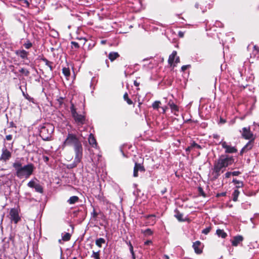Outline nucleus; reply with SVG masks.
<instances>
[{
    "label": "nucleus",
    "mask_w": 259,
    "mask_h": 259,
    "mask_svg": "<svg viewBox=\"0 0 259 259\" xmlns=\"http://www.w3.org/2000/svg\"><path fill=\"white\" fill-rule=\"evenodd\" d=\"M233 163H234V158L232 156L221 155L214 162L213 166L211 169V181H214L217 180L221 174L225 171L226 167Z\"/></svg>",
    "instance_id": "nucleus-1"
},
{
    "label": "nucleus",
    "mask_w": 259,
    "mask_h": 259,
    "mask_svg": "<svg viewBox=\"0 0 259 259\" xmlns=\"http://www.w3.org/2000/svg\"><path fill=\"white\" fill-rule=\"evenodd\" d=\"M12 166L15 170L16 176L20 179L29 178L35 169L34 165L31 163L22 166L21 162L16 161L13 163Z\"/></svg>",
    "instance_id": "nucleus-2"
},
{
    "label": "nucleus",
    "mask_w": 259,
    "mask_h": 259,
    "mask_svg": "<svg viewBox=\"0 0 259 259\" xmlns=\"http://www.w3.org/2000/svg\"><path fill=\"white\" fill-rule=\"evenodd\" d=\"M54 131V126L53 124L47 123H45L39 131V136L42 140L48 141L52 140V135Z\"/></svg>",
    "instance_id": "nucleus-3"
},
{
    "label": "nucleus",
    "mask_w": 259,
    "mask_h": 259,
    "mask_svg": "<svg viewBox=\"0 0 259 259\" xmlns=\"http://www.w3.org/2000/svg\"><path fill=\"white\" fill-rule=\"evenodd\" d=\"M81 144L79 138L73 134L69 133L63 143V146H73L75 148Z\"/></svg>",
    "instance_id": "nucleus-4"
},
{
    "label": "nucleus",
    "mask_w": 259,
    "mask_h": 259,
    "mask_svg": "<svg viewBox=\"0 0 259 259\" xmlns=\"http://www.w3.org/2000/svg\"><path fill=\"white\" fill-rule=\"evenodd\" d=\"M70 111L72 114V116L73 118L75 123L78 125H82L85 123V116L79 114L76 112V109L75 106L73 103H71L70 107Z\"/></svg>",
    "instance_id": "nucleus-5"
},
{
    "label": "nucleus",
    "mask_w": 259,
    "mask_h": 259,
    "mask_svg": "<svg viewBox=\"0 0 259 259\" xmlns=\"http://www.w3.org/2000/svg\"><path fill=\"white\" fill-rule=\"evenodd\" d=\"M242 137L245 140L254 141L255 137L250 131V127H244L242 128Z\"/></svg>",
    "instance_id": "nucleus-6"
},
{
    "label": "nucleus",
    "mask_w": 259,
    "mask_h": 259,
    "mask_svg": "<svg viewBox=\"0 0 259 259\" xmlns=\"http://www.w3.org/2000/svg\"><path fill=\"white\" fill-rule=\"evenodd\" d=\"M12 152L4 147L2 149V154L0 156V161L7 162L9 161L12 157Z\"/></svg>",
    "instance_id": "nucleus-7"
},
{
    "label": "nucleus",
    "mask_w": 259,
    "mask_h": 259,
    "mask_svg": "<svg viewBox=\"0 0 259 259\" xmlns=\"http://www.w3.org/2000/svg\"><path fill=\"white\" fill-rule=\"evenodd\" d=\"M75 153L74 159L81 162L83 155V148L82 144L74 148Z\"/></svg>",
    "instance_id": "nucleus-8"
},
{
    "label": "nucleus",
    "mask_w": 259,
    "mask_h": 259,
    "mask_svg": "<svg viewBox=\"0 0 259 259\" xmlns=\"http://www.w3.org/2000/svg\"><path fill=\"white\" fill-rule=\"evenodd\" d=\"M10 215L11 221H13L15 224H17L20 220L18 211L17 209L15 208H12L10 210Z\"/></svg>",
    "instance_id": "nucleus-9"
},
{
    "label": "nucleus",
    "mask_w": 259,
    "mask_h": 259,
    "mask_svg": "<svg viewBox=\"0 0 259 259\" xmlns=\"http://www.w3.org/2000/svg\"><path fill=\"white\" fill-rule=\"evenodd\" d=\"M146 170L144 165L143 164L139 163L137 162L135 163V166L134 167V172H133V176L134 177H138V171H140L141 172H145Z\"/></svg>",
    "instance_id": "nucleus-10"
},
{
    "label": "nucleus",
    "mask_w": 259,
    "mask_h": 259,
    "mask_svg": "<svg viewBox=\"0 0 259 259\" xmlns=\"http://www.w3.org/2000/svg\"><path fill=\"white\" fill-rule=\"evenodd\" d=\"M254 141L249 140L246 145L241 149L239 155L242 156L244 153L251 150L254 146Z\"/></svg>",
    "instance_id": "nucleus-11"
},
{
    "label": "nucleus",
    "mask_w": 259,
    "mask_h": 259,
    "mask_svg": "<svg viewBox=\"0 0 259 259\" xmlns=\"http://www.w3.org/2000/svg\"><path fill=\"white\" fill-rule=\"evenodd\" d=\"M203 246V245L200 241H195L192 245L195 252L197 254H200L202 253Z\"/></svg>",
    "instance_id": "nucleus-12"
},
{
    "label": "nucleus",
    "mask_w": 259,
    "mask_h": 259,
    "mask_svg": "<svg viewBox=\"0 0 259 259\" xmlns=\"http://www.w3.org/2000/svg\"><path fill=\"white\" fill-rule=\"evenodd\" d=\"M222 147L225 149L226 153H234L237 152V149L235 147H232L227 144L226 142L222 143Z\"/></svg>",
    "instance_id": "nucleus-13"
},
{
    "label": "nucleus",
    "mask_w": 259,
    "mask_h": 259,
    "mask_svg": "<svg viewBox=\"0 0 259 259\" xmlns=\"http://www.w3.org/2000/svg\"><path fill=\"white\" fill-rule=\"evenodd\" d=\"M15 54L23 60H28L29 52L24 49H20L15 51Z\"/></svg>",
    "instance_id": "nucleus-14"
},
{
    "label": "nucleus",
    "mask_w": 259,
    "mask_h": 259,
    "mask_svg": "<svg viewBox=\"0 0 259 259\" xmlns=\"http://www.w3.org/2000/svg\"><path fill=\"white\" fill-rule=\"evenodd\" d=\"M244 238L242 235H238L234 236L233 239L231 240L232 245L234 247H237L242 242Z\"/></svg>",
    "instance_id": "nucleus-15"
},
{
    "label": "nucleus",
    "mask_w": 259,
    "mask_h": 259,
    "mask_svg": "<svg viewBox=\"0 0 259 259\" xmlns=\"http://www.w3.org/2000/svg\"><path fill=\"white\" fill-rule=\"evenodd\" d=\"M89 143L93 147L96 148L97 147V142L95 138L92 134H91L89 137Z\"/></svg>",
    "instance_id": "nucleus-16"
},
{
    "label": "nucleus",
    "mask_w": 259,
    "mask_h": 259,
    "mask_svg": "<svg viewBox=\"0 0 259 259\" xmlns=\"http://www.w3.org/2000/svg\"><path fill=\"white\" fill-rule=\"evenodd\" d=\"M175 214L174 217L179 221V222H184L185 220L183 219V214L181 213L178 209H176L175 210Z\"/></svg>",
    "instance_id": "nucleus-17"
},
{
    "label": "nucleus",
    "mask_w": 259,
    "mask_h": 259,
    "mask_svg": "<svg viewBox=\"0 0 259 259\" xmlns=\"http://www.w3.org/2000/svg\"><path fill=\"white\" fill-rule=\"evenodd\" d=\"M41 60H42L45 63L46 65L48 66L49 67L50 72H52L53 70L54 63L53 62L49 61L47 59H46L45 57L41 58Z\"/></svg>",
    "instance_id": "nucleus-18"
},
{
    "label": "nucleus",
    "mask_w": 259,
    "mask_h": 259,
    "mask_svg": "<svg viewBox=\"0 0 259 259\" xmlns=\"http://www.w3.org/2000/svg\"><path fill=\"white\" fill-rule=\"evenodd\" d=\"M120 57L117 52H111L108 55V58L111 62H113Z\"/></svg>",
    "instance_id": "nucleus-19"
},
{
    "label": "nucleus",
    "mask_w": 259,
    "mask_h": 259,
    "mask_svg": "<svg viewBox=\"0 0 259 259\" xmlns=\"http://www.w3.org/2000/svg\"><path fill=\"white\" fill-rule=\"evenodd\" d=\"M177 55V52L176 51H174L171 54L169 55L168 59V64L171 66L174 63L175 58H176V56Z\"/></svg>",
    "instance_id": "nucleus-20"
},
{
    "label": "nucleus",
    "mask_w": 259,
    "mask_h": 259,
    "mask_svg": "<svg viewBox=\"0 0 259 259\" xmlns=\"http://www.w3.org/2000/svg\"><path fill=\"white\" fill-rule=\"evenodd\" d=\"M216 234L222 238H226L227 236V234L224 231V230L218 229L216 231Z\"/></svg>",
    "instance_id": "nucleus-21"
},
{
    "label": "nucleus",
    "mask_w": 259,
    "mask_h": 259,
    "mask_svg": "<svg viewBox=\"0 0 259 259\" xmlns=\"http://www.w3.org/2000/svg\"><path fill=\"white\" fill-rule=\"evenodd\" d=\"M80 161H78L77 160H75L74 159V161H73V162L72 163L68 164L66 165V167L68 169H72L73 168L76 167L77 166V165L78 164V163H80Z\"/></svg>",
    "instance_id": "nucleus-22"
},
{
    "label": "nucleus",
    "mask_w": 259,
    "mask_h": 259,
    "mask_svg": "<svg viewBox=\"0 0 259 259\" xmlns=\"http://www.w3.org/2000/svg\"><path fill=\"white\" fill-rule=\"evenodd\" d=\"M168 105L170 107L171 111L172 112H178L179 111V107L178 106L175 104L172 101H169L168 102Z\"/></svg>",
    "instance_id": "nucleus-23"
},
{
    "label": "nucleus",
    "mask_w": 259,
    "mask_h": 259,
    "mask_svg": "<svg viewBox=\"0 0 259 259\" xmlns=\"http://www.w3.org/2000/svg\"><path fill=\"white\" fill-rule=\"evenodd\" d=\"M79 201V197L77 196H73L70 197L67 202L70 204H73Z\"/></svg>",
    "instance_id": "nucleus-24"
},
{
    "label": "nucleus",
    "mask_w": 259,
    "mask_h": 259,
    "mask_svg": "<svg viewBox=\"0 0 259 259\" xmlns=\"http://www.w3.org/2000/svg\"><path fill=\"white\" fill-rule=\"evenodd\" d=\"M126 243L129 246L130 251L132 255L133 258L136 259L135 254L134 251V247L132 244V243L131 241H126Z\"/></svg>",
    "instance_id": "nucleus-25"
},
{
    "label": "nucleus",
    "mask_w": 259,
    "mask_h": 259,
    "mask_svg": "<svg viewBox=\"0 0 259 259\" xmlns=\"http://www.w3.org/2000/svg\"><path fill=\"white\" fill-rule=\"evenodd\" d=\"M232 182L236 185V188H239L243 187L244 184L243 182L238 181L235 179H234L232 181Z\"/></svg>",
    "instance_id": "nucleus-26"
},
{
    "label": "nucleus",
    "mask_w": 259,
    "mask_h": 259,
    "mask_svg": "<svg viewBox=\"0 0 259 259\" xmlns=\"http://www.w3.org/2000/svg\"><path fill=\"white\" fill-rule=\"evenodd\" d=\"M239 194H240V192L238 189H235L234 191V192L232 194L233 201L236 202L238 200V197Z\"/></svg>",
    "instance_id": "nucleus-27"
},
{
    "label": "nucleus",
    "mask_w": 259,
    "mask_h": 259,
    "mask_svg": "<svg viewBox=\"0 0 259 259\" xmlns=\"http://www.w3.org/2000/svg\"><path fill=\"white\" fill-rule=\"evenodd\" d=\"M105 243V240L103 238H100L96 240V245L99 247H102V244Z\"/></svg>",
    "instance_id": "nucleus-28"
},
{
    "label": "nucleus",
    "mask_w": 259,
    "mask_h": 259,
    "mask_svg": "<svg viewBox=\"0 0 259 259\" xmlns=\"http://www.w3.org/2000/svg\"><path fill=\"white\" fill-rule=\"evenodd\" d=\"M123 99L126 102V103L128 104V105H132L133 104V101H132V100H131L129 97H128V94L127 92L125 93L123 95Z\"/></svg>",
    "instance_id": "nucleus-29"
},
{
    "label": "nucleus",
    "mask_w": 259,
    "mask_h": 259,
    "mask_svg": "<svg viewBox=\"0 0 259 259\" xmlns=\"http://www.w3.org/2000/svg\"><path fill=\"white\" fill-rule=\"evenodd\" d=\"M62 72L65 77H68L70 75V71L69 68L64 67L62 69Z\"/></svg>",
    "instance_id": "nucleus-30"
},
{
    "label": "nucleus",
    "mask_w": 259,
    "mask_h": 259,
    "mask_svg": "<svg viewBox=\"0 0 259 259\" xmlns=\"http://www.w3.org/2000/svg\"><path fill=\"white\" fill-rule=\"evenodd\" d=\"M71 234L69 233H66L63 236H62V239L64 241H68L70 240Z\"/></svg>",
    "instance_id": "nucleus-31"
},
{
    "label": "nucleus",
    "mask_w": 259,
    "mask_h": 259,
    "mask_svg": "<svg viewBox=\"0 0 259 259\" xmlns=\"http://www.w3.org/2000/svg\"><path fill=\"white\" fill-rule=\"evenodd\" d=\"M34 189L37 192L42 193L44 192L42 187L39 184L36 183L34 187Z\"/></svg>",
    "instance_id": "nucleus-32"
},
{
    "label": "nucleus",
    "mask_w": 259,
    "mask_h": 259,
    "mask_svg": "<svg viewBox=\"0 0 259 259\" xmlns=\"http://www.w3.org/2000/svg\"><path fill=\"white\" fill-rule=\"evenodd\" d=\"M142 233L145 236H150L153 234V231L150 229H147L145 230H142Z\"/></svg>",
    "instance_id": "nucleus-33"
},
{
    "label": "nucleus",
    "mask_w": 259,
    "mask_h": 259,
    "mask_svg": "<svg viewBox=\"0 0 259 259\" xmlns=\"http://www.w3.org/2000/svg\"><path fill=\"white\" fill-rule=\"evenodd\" d=\"M71 48L72 49L77 50L79 48V45L76 41H72L71 42Z\"/></svg>",
    "instance_id": "nucleus-34"
},
{
    "label": "nucleus",
    "mask_w": 259,
    "mask_h": 259,
    "mask_svg": "<svg viewBox=\"0 0 259 259\" xmlns=\"http://www.w3.org/2000/svg\"><path fill=\"white\" fill-rule=\"evenodd\" d=\"M23 95L25 97V98L29 102H32L33 103H35V100L33 98L31 97L28 94H25L24 92H23Z\"/></svg>",
    "instance_id": "nucleus-35"
},
{
    "label": "nucleus",
    "mask_w": 259,
    "mask_h": 259,
    "mask_svg": "<svg viewBox=\"0 0 259 259\" xmlns=\"http://www.w3.org/2000/svg\"><path fill=\"white\" fill-rule=\"evenodd\" d=\"M91 257L94 258L95 259H100V251H98L97 252L93 251V253L91 255Z\"/></svg>",
    "instance_id": "nucleus-36"
},
{
    "label": "nucleus",
    "mask_w": 259,
    "mask_h": 259,
    "mask_svg": "<svg viewBox=\"0 0 259 259\" xmlns=\"http://www.w3.org/2000/svg\"><path fill=\"white\" fill-rule=\"evenodd\" d=\"M161 104V102L159 101H156L152 104V107L154 109H157L159 107V105Z\"/></svg>",
    "instance_id": "nucleus-37"
},
{
    "label": "nucleus",
    "mask_w": 259,
    "mask_h": 259,
    "mask_svg": "<svg viewBox=\"0 0 259 259\" xmlns=\"http://www.w3.org/2000/svg\"><path fill=\"white\" fill-rule=\"evenodd\" d=\"M23 46L26 49H29L32 46V44L29 40H27V41L23 44Z\"/></svg>",
    "instance_id": "nucleus-38"
},
{
    "label": "nucleus",
    "mask_w": 259,
    "mask_h": 259,
    "mask_svg": "<svg viewBox=\"0 0 259 259\" xmlns=\"http://www.w3.org/2000/svg\"><path fill=\"white\" fill-rule=\"evenodd\" d=\"M19 72L21 73L24 74L26 76H28L30 74V72L28 70L25 69V68H23L20 69Z\"/></svg>",
    "instance_id": "nucleus-39"
},
{
    "label": "nucleus",
    "mask_w": 259,
    "mask_h": 259,
    "mask_svg": "<svg viewBox=\"0 0 259 259\" xmlns=\"http://www.w3.org/2000/svg\"><path fill=\"white\" fill-rule=\"evenodd\" d=\"M191 146V148H192V149L194 148H196L197 149H202V147L200 145H198V144H197L196 142H193L190 145Z\"/></svg>",
    "instance_id": "nucleus-40"
},
{
    "label": "nucleus",
    "mask_w": 259,
    "mask_h": 259,
    "mask_svg": "<svg viewBox=\"0 0 259 259\" xmlns=\"http://www.w3.org/2000/svg\"><path fill=\"white\" fill-rule=\"evenodd\" d=\"M211 230V227L209 226L202 231V233L205 235L208 234Z\"/></svg>",
    "instance_id": "nucleus-41"
},
{
    "label": "nucleus",
    "mask_w": 259,
    "mask_h": 259,
    "mask_svg": "<svg viewBox=\"0 0 259 259\" xmlns=\"http://www.w3.org/2000/svg\"><path fill=\"white\" fill-rule=\"evenodd\" d=\"M198 192H199V194L200 195H201V196H202L204 197H205L206 196V194L204 193V191H203V190L202 187H199L198 188Z\"/></svg>",
    "instance_id": "nucleus-42"
},
{
    "label": "nucleus",
    "mask_w": 259,
    "mask_h": 259,
    "mask_svg": "<svg viewBox=\"0 0 259 259\" xmlns=\"http://www.w3.org/2000/svg\"><path fill=\"white\" fill-rule=\"evenodd\" d=\"M64 98L63 97H59L58 99H57V101L59 105V107H61L62 106V105L64 103L63 102Z\"/></svg>",
    "instance_id": "nucleus-43"
},
{
    "label": "nucleus",
    "mask_w": 259,
    "mask_h": 259,
    "mask_svg": "<svg viewBox=\"0 0 259 259\" xmlns=\"http://www.w3.org/2000/svg\"><path fill=\"white\" fill-rule=\"evenodd\" d=\"M99 213L95 211V209H94L93 212H92L91 215L92 217L94 220H96L97 218Z\"/></svg>",
    "instance_id": "nucleus-44"
},
{
    "label": "nucleus",
    "mask_w": 259,
    "mask_h": 259,
    "mask_svg": "<svg viewBox=\"0 0 259 259\" xmlns=\"http://www.w3.org/2000/svg\"><path fill=\"white\" fill-rule=\"evenodd\" d=\"M36 184V183L34 181H31L29 182H28V183L27 184V186L30 188H34Z\"/></svg>",
    "instance_id": "nucleus-45"
},
{
    "label": "nucleus",
    "mask_w": 259,
    "mask_h": 259,
    "mask_svg": "<svg viewBox=\"0 0 259 259\" xmlns=\"http://www.w3.org/2000/svg\"><path fill=\"white\" fill-rule=\"evenodd\" d=\"M191 67L190 65H183L181 67V70L182 71L184 72L186 71L188 68H190Z\"/></svg>",
    "instance_id": "nucleus-46"
},
{
    "label": "nucleus",
    "mask_w": 259,
    "mask_h": 259,
    "mask_svg": "<svg viewBox=\"0 0 259 259\" xmlns=\"http://www.w3.org/2000/svg\"><path fill=\"white\" fill-rule=\"evenodd\" d=\"M226 194L227 193L226 192L217 193L216 195V197L219 198L221 196H226Z\"/></svg>",
    "instance_id": "nucleus-47"
},
{
    "label": "nucleus",
    "mask_w": 259,
    "mask_h": 259,
    "mask_svg": "<svg viewBox=\"0 0 259 259\" xmlns=\"http://www.w3.org/2000/svg\"><path fill=\"white\" fill-rule=\"evenodd\" d=\"M231 174H232V175H233L234 176H237L241 174V172H240L239 171H234L231 172Z\"/></svg>",
    "instance_id": "nucleus-48"
},
{
    "label": "nucleus",
    "mask_w": 259,
    "mask_h": 259,
    "mask_svg": "<svg viewBox=\"0 0 259 259\" xmlns=\"http://www.w3.org/2000/svg\"><path fill=\"white\" fill-rule=\"evenodd\" d=\"M43 160L46 163H48V162L49 161V157L47 156L44 155L43 157Z\"/></svg>",
    "instance_id": "nucleus-49"
},
{
    "label": "nucleus",
    "mask_w": 259,
    "mask_h": 259,
    "mask_svg": "<svg viewBox=\"0 0 259 259\" xmlns=\"http://www.w3.org/2000/svg\"><path fill=\"white\" fill-rule=\"evenodd\" d=\"M231 175H232L231 172L228 171L225 174V176L226 178H229Z\"/></svg>",
    "instance_id": "nucleus-50"
},
{
    "label": "nucleus",
    "mask_w": 259,
    "mask_h": 259,
    "mask_svg": "<svg viewBox=\"0 0 259 259\" xmlns=\"http://www.w3.org/2000/svg\"><path fill=\"white\" fill-rule=\"evenodd\" d=\"M13 136L12 135H8L6 136V139L8 141H10L12 139Z\"/></svg>",
    "instance_id": "nucleus-51"
},
{
    "label": "nucleus",
    "mask_w": 259,
    "mask_h": 259,
    "mask_svg": "<svg viewBox=\"0 0 259 259\" xmlns=\"http://www.w3.org/2000/svg\"><path fill=\"white\" fill-rule=\"evenodd\" d=\"M9 241H12L13 242H14V237L12 235H11V234L10 235V236H9V239H8V242Z\"/></svg>",
    "instance_id": "nucleus-52"
},
{
    "label": "nucleus",
    "mask_w": 259,
    "mask_h": 259,
    "mask_svg": "<svg viewBox=\"0 0 259 259\" xmlns=\"http://www.w3.org/2000/svg\"><path fill=\"white\" fill-rule=\"evenodd\" d=\"M152 244V242L151 240H147L144 242L145 245H149Z\"/></svg>",
    "instance_id": "nucleus-53"
},
{
    "label": "nucleus",
    "mask_w": 259,
    "mask_h": 259,
    "mask_svg": "<svg viewBox=\"0 0 259 259\" xmlns=\"http://www.w3.org/2000/svg\"><path fill=\"white\" fill-rule=\"evenodd\" d=\"M192 148H191V146H189L186 149V152L187 153V154H188L191 151V150H192Z\"/></svg>",
    "instance_id": "nucleus-54"
},
{
    "label": "nucleus",
    "mask_w": 259,
    "mask_h": 259,
    "mask_svg": "<svg viewBox=\"0 0 259 259\" xmlns=\"http://www.w3.org/2000/svg\"><path fill=\"white\" fill-rule=\"evenodd\" d=\"M23 3L25 4L27 7H29V3L27 0H23Z\"/></svg>",
    "instance_id": "nucleus-55"
},
{
    "label": "nucleus",
    "mask_w": 259,
    "mask_h": 259,
    "mask_svg": "<svg viewBox=\"0 0 259 259\" xmlns=\"http://www.w3.org/2000/svg\"><path fill=\"white\" fill-rule=\"evenodd\" d=\"M178 35L180 37H183L184 36V33L182 31H179L178 33Z\"/></svg>",
    "instance_id": "nucleus-56"
},
{
    "label": "nucleus",
    "mask_w": 259,
    "mask_h": 259,
    "mask_svg": "<svg viewBox=\"0 0 259 259\" xmlns=\"http://www.w3.org/2000/svg\"><path fill=\"white\" fill-rule=\"evenodd\" d=\"M10 126L11 127H16L15 124L13 121L10 122Z\"/></svg>",
    "instance_id": "nucleus-57"
},
{
    "label": "nucleus",
    "mask_w": 259,
    "mask_h": 259,
    "mask_svg": "<svg viewBox=\"0 0 259 259\" xmlns=\"http://www.w3.org/2000/svg\"><path fill=\"white\" fill-rule=\"evenodd\" d=\"M155 217V215L154 214H150L146 216V219H149L150 218H154Z\"/></svg>",
    "instance_id": "nucleus-58"
},
{
    "label": "nucleus",
    "mask_w": 259,
    "mask_h": 259,
    "mask_svg": "<svg viewBox=\"0 0 259 259\" xmlns=\"http://www.w3.org/2000/svg\"><path fill=\"white\" fill-rule=\"evenodd\" d=\"M253 49L256 50L257 52H259V48L256 45L253 46Z\"/></svg>",
    "instance_id": "nucleus-59"
},
{
    "label": "nucleus",
    "mask_w": 259,
    "mask_h": 259,
    "mask_svg": "<svg viewBox=\"0 0 259 259\" xmlns=\"http://www.w3.org/2000/svg\"><path fill=\"white\" fill-rule=\"evenodd\" d=\"M134 84L136 87H139L140 85V83L137 81L136 80H135L134 82Z\"/></svg>",
    "instance_id": "nucleus-60"
},
{
    "label": "nucleus",
    "mask_w": 259,
    "mask_h": 259,
    "mask_svg": "<svg viewBox=\"0 0 259 259\" xmlns=\"http://www.w3.org/2000/svg\"><path fill=\"white\" fill-rule=\"evenodd\" d=\"M180 62V59L179 57H176V60H175V63L176 64H177V63H179Z\"/></svg>",
    "instance_id": "nucleus-61"
},
{
    "label": "nucleus",
    "mask_w": 259,
    "mask_h": 259,
    "mask_svg": "<svg viewBox=\"0 0 259 259\" xmlns=\"http://www.w3.org/2000/svg\"><path fill=\"white\" fill-rule=\"evenodd\" d=\"M226 120L223 118H222V117L220 118V122L221 123H226Z\"/></svg>",
    "instance_id": "nucleus-62"
},
{
    "label": "nucleus",
    "mask_w": 259,
    "mask_h": 259,
    "mask_svg": "<svg viewBox=\"0 0 259 259\" xmlns=\"http://www.w3.org/2000/svg\"><path fill=\"white\" fill-rule=\"evenodd\" d=\"M79 40H82L83 41V44L84 45L85 44V42L87 41V40L83 38H79Z\"/></svg>",
    "instance_id": "nucleus-63"
},
{
    "label": "nucleus",
    "mask_w": 259,
    "mask_h": 259,
    "mask_svg": "<svg viewBox=\"0 0 259 259\" xmlns=\"http://www.w3.org/2000/svg\"><path fill=\"white\" fill-rule=\"evenodd\" d=\"M164 257L166 259H169V257L167 255H164Z\"/></svg>",
    "instance_id": "nucleus-64"
}]
</instances>
